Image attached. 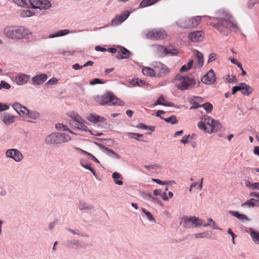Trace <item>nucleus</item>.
<instances>
[{
  "label": "nucleus",
  "mask_w": 259,
  "mask_h": 259,
  "mask_svg": "<svg viewBox=\"0 0 259 259\" xmlns=\"http://www.w3.org/2000/svg\"><path fill=\"white\" fill-rule=\"evenodd\" d=\"M3 121L7 125L13 123L15 121V117L10 114L5 113L1 116Z\"/></svg>",
  "instance_id": "aec40b11"
},
{
  "label": "nucleus",
  "mask_w": 259,
  "mask_h": 259,
  "mask_svg": "<svg viewBox=\"0 0 259 259\" xmlns=\"http://www.w3.org/2000/svg\"><path fill=\"white\" fill-rule=\"evenodd\" d=\"M174 83L179 90H186L191 89L195 84L196 80L191 76L177 74L175 76Z\"/></svg>",
  "instance_id": "7ed1b4c3"
},
{
  "label": "nucleus",
  "mask_w": 259,
  "mask_h": 259,
  "mask_svg": "<svg viewBox=\"0 0 259 259\" xmlns=\"http://www.w3.org/2000/svg\"><path fill=\"white\" fill-rule=\"evenodd\" d=\"M128 135L131 137V138H132L133 139H136V140H139V139L137 137H135V136H137L139 138H141L143 136V135L142 134H137V133H129Z\"/></svg>",
  "instance_id": "603ef678"
},
{
  "label": "nucleus",
  "mask_w": 259,
  "mask_h": 259,
  "mask_svg": "<svg viewBox=\"0 0 259 259\" xmlns=\"http://www.w3.org/2000/svg\"><path fill=\"white\" fill-rule=\"evenodd\" d=\"M112 177L114 179V182L116 184L118 185H122L123 182L121 180L122 177L121 174L117 172H114L112 175Z\"/></svg>",
  "instance_id": "c85d7f7f"
},
{
  "label": "nucleus",
  "mask_w": 259,
  "mask_h": 259,
  "mask_svg": "<svg viewBox=\"0 0 259 259\" xmlns=\"http://www.w3.org/2000/svg\"><path fill=\"white\" fill-rule=\"evenodd\" d=\"M13 107L16 112L19 114L20 110H21L22 105L18 103L13 104Z\"/></svg>",
  "instance_id": "09e8293b"
},
{
  "label": "nucleus",
  "mask_w": 259,
  "mask_h": 259,
  "mask_svg": "<svg viewBox=\"0 0 259 259\" xmlns=\"http://www.w3.org/2000/svg\"><path fill=\"white\" fill-rule=\"evenodd\" d=\"M28 112L29 110L25 107L22 106L21 110H20L19 112V115L22 116H26L27 115Z\"/></svg>",
  "instance_id": "49530a36"
},
{
  "label": "nucleus",
  "mask_w": 259,
  "mask_h": 259,
  "mask_svg": "<svg viewBox=\"0 0 259 259\" xmlns=\"http://www.w3.org/2000/svg\"><path fill=\"white\" fill-rule=\"evenodd\" d=\"M99 83H102L101 80L99 78H95L93 81H92L90 83V84L92 85Z\"/></svg>",
  "instance_id": "4d7b16f0"
},
{
  "label": "nucleus",
  "mask_w": 259,
  "mask_h": 259,
  "mask_svg": "<svg viewBox=\"0 0 259 259\" xmlns=\"http://www.w3.org/2000/svg\"><path fill=\"white\" fill-rule=\"evenodd\" d=\"M95 101L100 105L108 104L109 105L123 106L124 102L117 98L112 93H107L102 96H98L95 98Z\"/></svg>",
  "instance_id": "39448f33"
},
{
  "label": "nucleus",
  "mask_w": 259,
  "mask_h": 259,
  "mask_svg": "<svg viewBox=\"0 0 259 259\" xmlns=\"http://www.w3.org/2000/svg\"><path fill=\"white\" fill-rule=\"evenodd\" d=\"M104 149L109 153L110 156L114 157L116 159L120 158V156L113 150L106 147H104Z\"/></svg>",
  "instance_id": "ea45409f"
},
{
  "label": "nucleus",
  "mask_w": 259,
  "mask_h": 259,
  "mask_svg": "<svg viewBox=\"0 0 259 259\" xmlns=\"http://www.w3.org/2000/svg\"><path fill=\"white\" fill-rule=\"evenodd\" d=\"M229 213L242 221L249 220L248 217L246 215L244 214H240L238 211L230 210L229 211Z\"/></svg>",
  "instance_id": "b1692460"
},
{
  "label": "nucleus",
  "mask_w": 259,
  "mask_h": 259,
  "mask_svg": "<svg viewBox=\"0 0 259 259\" xmlns=\"http://www.w3.org/2000/svg\"><path fill=\"white\" fill-rule=\"evenodd\" d=\"M212 21L213 22L211 25L221 32H225L226 29L239 30L237 24L233 21L232 16L224 11L221 12L218 17L212 18Z\"/></svg>",
  "instance_id": "f257e3e1"
},
{
  "label": "nucleus",
  "mask_w": 259,
  "mask_h": 259,
  "mask_svg": "<svg viewBox=\"0 0 259 259\" xmlns=\"http://www.w3.org/2000/svg\"><path fill=\"white\" fill-rule=\"evenodd\" d=\"M78 207L80 210H90L92 208V206L87 203L80 201Z\"/></svg>",
  "instance_id": "c9c22d12"
},
{
  "label": "nucleus",
  "mask_w": 259,
  "mask_h": 259,
  "mask_svg": "<svg viewBox=\"0 0 259 259\" xmlns=\"http://www.w3.org/2000/svg\"><path fill=\"white\" fill-rule=\"evenodd\" d=\"M30 75L25 74H19L15 76V81L18 85H23L27 82Z\"/></svg>",
  "instance_id": "dca6fc26"
},
{
  "label": "nucleus",
  "mask_w": 259,
  "mask_h": 259,
  "mask_svg": "<svg viewBox=\"0 0 259 259\" xmlns=\"http://www.w3.org/2000/svg\"><path fill=\"white\" fill-rule=\"evenodd\" d=\"M206 237V233L205 232L196 234L195 235V238H204Z\"/></svg>",
  "instance_id": "e2e57ef3"
},
{
  "label": "nucleus",
  "mask_w": 259,
  "mask_h": 259,
  "mask_svg": "<svg viewBox=\"0 0 259 259\" xmlns=\"http://www.w3.org/2000/svg\"><path fill=\"white\" fill-rule=\"evenodd\" d=\"M129 15L130 13L128 11H124L122 12L119 16H116L115 18L112 20V24L114 25L120 24L125 20L129 16Z\"/></svg>",
  "instance_id": "2eb2a0df"
},
{
  "label": "nucleus",
  "mask_w": 259,
  "mask_h": 259,
  "mask_svg": "<svg viewBox=\"0 0 259 259\" xmlns=\"http://www.w3.org/2000/svg\"><path fill=\"white\" fill-rule=\"evenodd\" d=\"M84 67L83 65H79L78 64H75L72 66V68L75 70L80 69Z\"/></svg>",
  "instance_id": "0e129e2a"
},
{
  "label": "nucleus",
  "mask_w": 259,
  "mask_h": 259,
  "mask_svg": "<svg viewBox=\"0 0 259 259\" xmlns=\"http://www.w3.org/2000/svg\"><path fill=\"white\" fill-rule=\"evenodd\" d=\"M246 186L251 188L252 190H259V182L252 184L248 182L246 184Z\"/></svg>",
  "instance_id": "79ce46f5"
},
{
  "label": "nucleus",
  "mask_w": 259,
  "mask_h": 259,
  "mask_svg": "<svg viewBox=\"0 0 259 259\" xmlns=\"http://www.w3.org/2000/svg\"><path fill=\"white\" fill-rule=\"evenodd\" d=\"M250 234L254 243L256 244H259V233L254 231L252 229L250 228Z\"/></svg>",
  "instance_id": "bb28decb"
},
{
  "label": "nucleus",
  "mask_w": 259,
  "mask_h": 259,
  "mask_svg": "<svg viewBox=\"0 0 259 259\" xmlns=\"http://www.w3.org/2000/svg\"><path fill=\"white\" fill-rule=\"evenodd\" d=\"M29 7L40 10L48 9L51 7V3L48 0H30Z\"/></svg>",
  "instance_id": "9b49d317"
},
{
  "label": "nucleus",
  "mask_w": 259,
  "mask_h": 259,
  "mask_svg": "<svg viewBox=\"0 0 259 259\" xmlns=\"http://www.w3.org/2000/svg\"><path fill=\"white\" fill-rule=\"evenodd\" d=\"M142 197L145 199H149L151 198L153 201L156 200V199L154 197H152V195L150 193H143L142 194Z\"/></svg>",
  "instance_id": "8fccbe9b"
},
{
  "label": "nucleus",
  "mask_w": 259,
  "mask_h": 259,
  "mask_svg": "<svg viewBox=\"0 0 259 259\" xmlns=\"http://www.w3.org/2000/svg\"><path fill=\"white\" fill-rule=\"evenodd\" d=\"M95 50L97 51L105 52L107 51L106 48H103L100 46H97L95 47Z\"/></svg>",
  "instance_id": "680f3d73"
},
{
  "label": "nucleus",
  "mask_w": 259,
  "mask_h": 259,
  "mask_svg": "<svg viewBox=\"0 0 259 259\" xmlns=\"http://www.w3.org/2000/svg\"><path fill=\"white\" fill-rule=\"evenodd\" d=\"M167 36L166 32L162 29H153L148 31L146 33L147 38L153 40L163 39Z\"/></svg>",
  "instance_id": "6e6552de"
},
{
  "label": "nucleus",
  "mask_w": 259,
  "mask_h": 259,
  "mask_svg": "<svg viewBox=\"0 0 259 259\" xmlns=\"http://www.w3.org/2000/svg\"><path fill=\"white\" fill-rule=\"evenodd\" d=\"M80 164L84 168H86L89 170H90L94 176H96V171L95 170L91 167V165L89 164L86 161L84 160H80Z\"/></svg>",
  "instance_id": "473e14b6"
},
{
  "label": "nucleus",
  "mask_w": 259,
  "mask_h": 259,
  "mask_svg": "<svg viewBox=\"0 0 259 259\" xmlns=\"http://www.w3.org/2000/svg\"><path fill=\"white\" fill-rule=\"evenodd\" d=\"M257 200H255L254 199L251 198L246 201L245 203H242L241 205L243 207L246 205H247L249 207H254L257 206Z\"/></svg>",
  "instance_id": "72a5a7b5"
},
{
  "label": "nucleus",
  "mask_w": 259,
  "mask_h": 259,
  "mask_svg": "<svg viewBox=\"0 0 259 259\" xmlns=\"http://www.w3.org/2000/svg\"><path fill=\"white\" fill-rule=\"evenodd\" d=\"M58 82V80L56 78H52L50 79L46 83V85L48 84H55Z\"/></svg>",
  "instance_id": "6e6d98bb"
},
{
  "label": "nucleus",
  "mask_w": 259,
  "mask_h": 259,
  "mask_svg": "<svg viewBox=\"0 0 259 259\" xmlns=\"http://www.w3.org/2000/svg\"><path fill=\"white\" fill-rule=\"evenodd\" d=\"M87 119L91 122H93L94 123L97 122H103L105 121V119L102 116H100L97 115H90Z\"/></svg>",
  "instance_id": "5701e85b"
},
{
  "label": "nucleus",
  "mask_w": 259,
  "mask_h": 259,
  "mask_svg": "<svg viewBox=\"0 0 259 259\" xmlns=\"http://www.w3.org/2000/svg\"><path fill=\"white\" fill-rule=\"evenodd\" d=\"M201 107H202L204 108L207 113H210L213 109L212 105L208 102L201 104Z\"/></svg>",
  "instance_id": "4c0bfd02"
},
{
  "label": "nucleus",
  "mask_w": 259,
  "mask_h": 259,
  "mask_svg": "<svg viewBox=\"0 0 259 259\" xmlns=\"http://www.w3.org/2000/svg\"><path fill=\"white\" fill-rule=\"evenodd\" d=\"M64 143H65L70 141L71 140V138L69 135L64 133Z\"/></svg>",
  "instance_id": "338daca9"
},
{
  "label": "nucleus",
  "mask_w": 259,
  "mask_h": 259,
  "mask_svg": "<svg viewBox=\"0 0 259 259\" xmlns=\"http://www.w3.org/2000/svg\"><path fill=\"white\" fill-rule=\"evenodd\" d=\"M157 105H162L165 106H170L172 107L174 106L173 103L168 102L165 100V99L163 97V96H160L157 100Z\"/></svg>",
  "instance_id": "a878e982"
},
{
  "label": "nucleus",
  "mask_w": 259,
  "mask_h": 259,
  "mask_svg": "<svg viewBox=\"0 0 259 259\" xmlns=\"http://www.w3.org/2000/svg\"><path fill=\"white\" fill-rule=\"evenodd\" d=\"M142 211L146 214L147 216L148 219L149 221H154V219L153 218L152 215L151 214L150 212L148 211L145 208H142Z\"/></svg>",
  "instance_id": "c03bdc74"
},
{
  "label": "nucleus",
  "mask_w": 259,
  "mask_h": 259,
  "mask_svg": "<svg viewBox=\"0 0 259 259\" xmlns=\"http://www.w3.org/2000/svg\"><path fill=\"white\" fill-rule=\"evenodd\" d=\"M152 181L160 185H165L167 184V182L162 181L159 179H153Z\"/></svg>",
  "instance_id": "13d9d810"
},
{
  "label": "nucleus",
  "mask_w": 259,
  "mask_h": 259,
  "mask_svg": "<svg viewBox=\"0 0 259 259\" xmlns=\"http://www.w3.org/2000/svg\"><path fill=\"white\" fill-rule=\"evenodd\" d=\"M215 79V74L212 70H210L202 77V81L207 84H211L213 83Z\"/></svg>",
  "instance_id": "4468645a"
},
{
  "label": "nucleus",
  "mask_w": 259,
  "mask_h": 259,
  "mask_svg": "<svg viewBox=\"0 0 259 259\" xmlns=\"http://www.w3.org/2000/svg\"><path fill=\"white\" fill-rule=\"evenodd\" d=\"M119 50L118 51V55L117 58L119 60L127 59L130 58L131 55V52L126 48L122 47H119Z\"/></svg>",
  "instance_id": "f3484780"
},
{
  "label": "nucleus",
  "mask_w": 259,
  "mask_h": 259,
  "mask_svg": "<svg viewBox=\"0 0 259 259\" xmlns=\"http://www.w3.org/2000/svg\"><path fill=\"white\" fill-rule=\"evenodd\" d=\"M204 37V33L202 31H194L188 35V37L192 41L198 42L202 41Z\"/></svg>",
  "instance_id": "ddd939ff"
},
{
  "label": "nucleus",
  "mask_w": 259,
  "mask_h": 259,
  "mask_svg": "<svg viewBox=\"0 0 259 259\" xmlns=\"http://www.w3.org/2000/svg\"><path fill=\"white\" fill-rule=\"evenodd\" d=\"M70 125L84 131H90L88 127L82 123V119L78 114H74L71 116L69 120Z\"/></svg>",
  "instance_id": "1a4fd4ad"
},
{
  "label": "nucleus",
  "mask_w": 259,
  "mask_h": 259,
  "mask_svg": "<svg viewBox=\"0 0 259 259\" xmlns=\"http://www.w3.org/2000/svg\"><path fill=\"white\" fill-rule=\"evenodd\" d=\"M74 51H64L62 53V54L64 56H67V57L73 55H74Z\"/></svg>",
  "instance_id": "bf43d9fd"
},
{
  "label": "nucleus",
  "mask_w": 259,
  "mask_h": 259,
  "mask_svg": "<svg viewBox=\"0 0 259 259\" xmlns=\"http://www.w3.org/2000/svg\"><path fill=\"white\" fill-rule=\"evenodd\" d=\"M9 108L7 105H4L0 103V111H5Z\"/></svg>",
  "instance_id": "052dcab7"
},
{
  "label": "nucleus",
  "mask_w": 259,
  "mask_h": 259,
  "mask_svg": "<svg viewBox=\"0 0 259 259\" xmlns=\"http://www.w3.org/2000/svg\"><path fill=\"white\" fill-rule=\"evenodd\" d=\"M154 66L156 77H163L170 72V69L165 65L160 62L156 63Z\"/></svg>",
  "instance_id": "9d476101"
},
{
  "label": "nucleus",
  "mask_w": 259,
  "mask_h": 259,
  "mask_svg": "<svg viewBox=\"0 0 259 259\" xmlns=\"http://www.w3.org/2000/svg\"><path fill=\"white\" fill-rule=\"evenodd\" d=\"M4 33L12 39H21L28 34V30L22 26H9L4 29Z\"/></svg>",
  "instance_id": "20e7f679"
},
{
  "label": "nucleus",
  "mask_w": 259,
  "mask_h": 259,
  "mask_svg": "<svg viewBox=\"0 0 259 259\" xmlns=\"http://www.w3.org/2000/svg\"><path fill=\"white\" fill-rule=\"evenodd\" d=\"M76 150L78 151H79L80 152H81L82 153H83L84 154H85L87 155H90V153L88 152L87 151H84L81 149H80L79 148H77V147H75L74 148Z\"/></svg>",
  "instance_id": "69168bd1"
},
{
  "label": "nucleus",
  "mask_w": 259,
  "mask_h": 259,
  "mask_svg": "<svg viewBox=\"0 0 259 259\" xmlns=\"http://www.w3.org/2000/svg\"><path fill=\"white\" fill-rule=\"evenodd\" d=\"M142 72L145 75L156 77L154 68H151L146 67L142 69Z\"/></svg>",
  "instance_id": "cd10ccee"
},
{
  "label": "nucleus",
  "mask_w": 259,
  "mask_h": 259,
  "mask_svg": "<svg viewBox=\"0 0 259 259\" xmlns=\"http://www.w3.org/2000/svg\"><path fill=\"white\" fill-rule=\"evenodd\" d=\"M165 121L171 124H176L178 122L176 116L172 115L170 117L165 118Z\"/></svg>",
  "instance_id": "a19ab883"
},
{
  "label": "nucleus",
  "mask_w": 259,
  "mask_h": 259,
  "mask_svg": "<svg viewBox=\"0 0 259 259\" xmlns=\"http://www.w3.org/2000/svg\"><path fill=\"white\" fill-rule=\"evenodd\" d=\"M178 54V51L175 49H168L167 51L165 52V56L167 54H171L172 55H176Z\"/></svg>",
  "instance_id": "de8ad7c7"
},
{
  "label": "nucleus",
  "mask_w": 259,
  "mask_h": 259,
  "mask_svg": "<svg viewBox=\"0 0 259 259\" xmlns=\"http://www.w3.org/2000/svg\"><path fill=\"white\" fill-rule=\"evenodd\" d=\"M154 47L160 56H165V52L167 51V48L159 45H156Z\"/></svg>",
  "instance_id": "7c9ffc66"
},
{
  "label": "nucleus",
  "mask_w": 259,
  "mask_h": 259,
  "mask_svg": "<svg viewBox=\"0 0 259 259\" xmlns=\"http://www.w3.org/2000/svg\"><path fill=\"white\" fill-rule=\"evenodd\" d=\"M56 128L58 130L66 131L69 132L72 134H73V133L71 130H69V128L68 127L67 125L63 124L62 123H58L56 124Z\"/></svg>",
  "instance_id": "58836bf2"
},
{
  "label": "nucleus",
  "mask_w": 259,
  "mask_h": 259,
  "mask_svg": "<svg viewBox=\"0 0 259 259\" xmlns=\"http://www.w3.org/2000/svg\"><path fill=\"white\" fill-rule=\"evenodd\" d=\"M217 58V54L215 53H211L209 55L208 62H211L214 60H215Z\"/></svg>",
  "instance_id": "864d4df0"
},
{
  "label": "nucleus",
  "mask_w": 259,
  "mask_h": 259,
  "mask_svg": "<svg viewBox=\"0 0 259 259\" xmlns=\"http://www.w3.org/2000/svg\"><path fill=\"white\" fill-rule=\"evenodd\" d=\"M48 76L46 74H41L35 76L32 79V82L34 84L39 85L45 82Z\"/></svg>",
  "instance_id": "a211bd4d"
},
{
  "label": "nucleus",
  "mask_w": 259,
  "mask_h": 259,
  "mask_svg": "<svg viewBox=\"0 0 259 259\" xmlns=\"http://www.w3.org/2000/svg\"><path fill=\"white\" fill-rule=\"evenodd\" d=\"M240 90V87H239V85L238 86H235L233 87V90H232V94H235L237 91H239Z\"/></svg>",
  "instance_id": "774afa93"
},
{
  "label": "nucleus",
  "mask_w": 259,
  "mask_h": 259,
  "mask_svg": "<svg viewBox=\"0 0 259 259\" xmlns=\"http://www.w3.org/2000/svg\"><path fill=\"white\" fill-rule=\"evenodd\" d=\"M239 87H240V91L244 95L249 96L253 91L252 89L245 83H240Z\"/></svg>",
  "instance_id": "6ab92c4d"
},
{
  "label": "nucleus",
  "mask_w": 259,
  "mask_h": 259,
  "mask_svg": "<svg viewBox=\"0 0 259 259\" xmlns=\"http://www.w3.org/2000/svg\"><path fill=\"white\" fill-rule=\"evenodd\" d=\"M202 99L199 97H195L194 98L190 101V104L192 106L190 107V109H197L201 107L200 104V103L202 102Z\"/></svg>",
  "instance_id": "412c9836"
},
{
  "label": "nucleus",
  "mask_w": 259,
  "mask_h": 259,
  "mask_svg": "<svg viewBox=\"0 0 259 259\" xmlns=\"http://www.w3.org/2000/svg\"><path fill=\"white\" fill-rule=\"evenodd\" d=\"M16 4L17 5L22 6H27L29 7L30 0H14Z\"/></svg>",
  "instance_id": "f704fd0d"
},
{
  "label": "nucleus",
  "mask_w": 259,
  "mask_h": 259,
  "mask_svg": "<svg viewBox=\"0 0 259 259\" xmlns=\"http://www.w3.org/2000/svg\"><path fill=\"white\" fill-rule=\"evenodd\" d=\"M67 245L69 247L76 248L79 246L78 242L77 241H70L67 243Z\"/></svg>",
  "instance_id": "a18cd8bd"
},
{
  "label": "nucleus",
  "mask_w": 259,
  "mask_h": 259,
  "mask_svg": "<svg viewBox=\"0 0 259 259\" xmlns=\"http://www.w3.org/2000/svg\"><path fill=\"white\" fill-rule=\"evenodd\" d=\"M1 84H2V88H3L5 89L8 90L11 88L10 85L4 80H2L1 81Z\"/></svg>",
  "instance_id": "5fc2aeb1"
},
{
  "label": "nucleus",
  "mask_w": 259,
  "mask_h": 259,
  "mask_svg": "<svg viewBox=\"0 0 259 259\" xmlns=\"http://www.w3.org/2000/svg\"><path fill=\"white\" fill-rule=\"evenodd\" d=\"M69 33V30L68 29H64L62 30L59 31L58 32L55 33L52 35L49 36L50 38H54L57 36H61L66 34H67Z\"/></svg>",
  "instance_id": "2f4dec72"
},
{
  "label": "nucleus",
  "mask_w": 259,
  "mask_h": 259,
  "mask_svg": "<svg viewBox=\"0 0 259 259\" xmlns=\"http://www.w3.org/2000/svg\"><path fill=\"white\" fill-rule=\"evenodd\" d=\"M195 55L197 57V63L195 66L197 67L200 68L203 65V55L202 54L200 53L198 51H195Z\"/></svg>",
  "instance_id": "393cba45"
},
{
  "label": "nucleus",
  "mask_w": 259,
  "mask_h": 259,
  "mask_svg": "<svg viewBox=\"0 0 259 259\" xmlns=\"http://www.w3.org/2000/svg\"><path fill=\"white\" fill-rule=\"evenodd\" d=\"M198 127L200 130L212 134L219 131L222 126L219 121L208 115H204L201 118V121L198 123Z\"/></svg>",
  "instance_id": "f03ea898"
},
{
  "label": "nucleus",
  "mask_w": 259,
  "mask_h": 259,
  "mask_svg": "<svg viewBox=\"0 0 259 259\" xmlns=\"http://www.w3.org/2000/svg\"><path fill=\"white\" fill-rule=\"evenodd\" d=\"M202 16H197L191 18L180 21L178 25L183 28L188 29L195 27L199 25L201 21Z\"/></svg>",
  "instance_id": "0eeeda50"
},
{
  "label": "nucleus",
  "mask_w": 259,
  "mask_h": 259,
  "mask_svg": "<svg viewBox=\"0 0 259 259\" xmlns=\"http://www.w3.org/2000/svg\"><path fill=\"white\" fill-rule=\"evenodd\" d=\"M137 127L138 128L146 130H150L151 131H154L155 127L153 126H148L145 124L143 123H140L137 125Z\"/></svg>",
  "instance_id": "e433bc0d"
},
{
  "label": "nucleus",
  "mask_w": 259,
  "mask_h": 259,
  "mask_svg": "<svg viewBox=\"0 0 259 259\" xmlns=\"http://www.w3.org/2000/svg\"><path fill=\"white\" fill-rule=\"evenodd\" d=\"M59 144L64 143V133H57Z\"/></svg>",
  "instance_id": "3c124183"
},
{
  "label": "nucleus",
  "mask_w": 259,
  "mask_h": 259,
  "mask_svg": "<svg viewBox=\"0 0 259 259\" xmlns=\"http://www.w3.org/2000/svg\"><path fill=\"white\" fill-rule=\"evenodd\" d=\"M193 224L196 227L200 226L207 227L209 225V224L208 223L203 224V220L196 217H188L185 216L182 218L181 221L180 222V225L186 228L191 227L192 225Z\"/></svg>",
  "instance_id": "423d86ee"
},
{
  "label": "nucleus",
  "mask_w": 259,
  "mask_h": 259,
  "mask_svg": "<svg viewBox=\"0 0 259 259\" xmlns=\"http://www.w3.org/2000/svg\"><path fill=\"white\" fill-rule=\"evenodd\" d=\"M27 115H28L30 118L33 119H37L39 117V114L38 112L33 111H29Z\"/></svg>",
  "instance_id": "37998d69"
},
{
  "label": "nucleus",
  "mask_w": 259,
  "mask_h": 259,
  "mask_svg": "<svg viewBox=\"0 0 259 259\" xmlns=\"http://www.w3.org/2000/svg\"><path fill=\"white\" fill-rule=\"evenodd\" d=\"M46 142L50 144H59L57 133L50 135L46 138Z\"/></svg>",
  "instance_id": "4be33fe9"
},
{
  "label": "nucleus",
  "mask_w": 259,
  "mask_h": 259,
  "mask_svg": "<svg viewBox=\"0 0 259 259\" xmlns=\"http://www.w3.org/2000/svg\"><path fill=\"white\" fill-rule=\"evenodd\" d=\"M6 155L7 157L13 159L17 162H19L23 159V155L17 149H11L6 151Z\"/></svg>",
  "instance_id": "f8f14e48"
},
{
  "label": "nucleus",
  "mask_w": 259,
  "mask_h": 259,
  "mask_svg": "<svg viewBox=\"0 0 259 259\" xmlns=\"http://www.w3.org/2000/svg\"><path fill=\"white\" fill-rule=\"evenodd\" d=\"M158 0H143L139 5L141 8L151 6L156 3Z\"/></svg>",
  "instance_id": "c756f323"
}]
</instances>
